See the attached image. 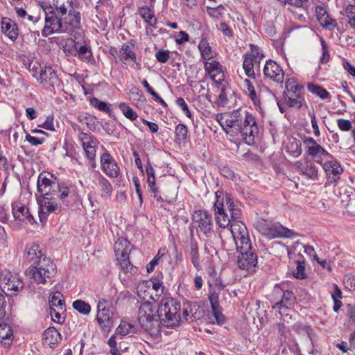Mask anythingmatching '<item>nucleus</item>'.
Returning <instances> with one entry per match:
<instances>
[{
  "label": "nucleus",
  "mask_w": 355,
  "mask_h": 355,
  "mask_svg": "<svg viewBox=\"0 0 355 355\" xmlns=\"http://www.w3.org/2000/svg\"><path fill=\"white\" fill-rule=\"evenodd\" d=\"M216 121L230 136L240 135L248 145L254 144L259 134V127L254 115L246 110L239 109L232 112L218 114Z\"/></svg>",
  "instance_id": "1"
},
{
  "label": "nucleus",
  "mask_w": 355,
  "mask_h": 355,
  "mask_svg": "<svg viewBox=\"0 0 355 355\" xmlns=\"http://www.w3.org/2000/svg\"><path fill=\"white\" fill-rule=\"evenodd\" d=\"M232 236L239 253L237 258L239 268L248 273L254 272L258 263L257 256L254 250H252V243L245 225L241 223L234 225Z\"/></svg>",
  "instance_id": "2"
},
{
  "label": "nucleus",
  "mask_w": 355,
  "mask_h": 355,
  "mask_svg": "<svg viewBox=\"0 0 355 355\" xmlns=\"http://www.w3.org/2000/svg\"><path fill=\"white\" fill-rule=\"evenodd\" d=\"M80 12L71 10H69L63 21L59 16H46V36L55 33H64L73 35L75 40H83L84 33L80 28Z\"/></svg>",
  "instance_id": "3"
},
{
  "label": "nucleus",
  "mask_w": 355,
  "mask_h": 355,
  "mask_svg": "<svg viewBox=\"0 0 355 355\" xmlns=\"http://www.w3.org/2000/svg\"><path fill=\"white\" fill-rule=\"evenodd\" d=\"M216 201L214 204V211L217 225L225 228L230 226V231L232 234L233 225L241 223V211L235 208L230 197L224 196L223 191H217L215 193Z\"/></svg>",
  "instance_id": "4"
},
{
  "label": "nucleus",
  "mask_w": 355,
  "mask_h": 355,
  "mask_svg": "<svg viewBox=\"0 0 355 355\" xmlns=\"http://www.w3.org/2000/svg\"><path fill=\"white\" fill-rule=\"evenodd\" d=\"M50 178L46 176V209L49 213L60 212L61 207L56 201L59 198L63 202L64 199L69 196V188L61 186L56 176L51 173H48Z\"/></svg>",
  "instance_id": "5"
},
{
  "label": "nucleus",
  "mask_w": 355,
  "mask_h": 355,
  "mask_svg": "<svg viewBox=\"0 0 355 355\" xmlns=\"http://www.w3.org/2000/svg\"><path fill=\"white\" fill-rule=\"evenodd\" d=\"M138 321L142 329L151 336H156L159 331V322L155 304L146 301L141 303L138 311Z\"/></svg>",
  "instance_id": "6"
},
{
  "label": "nucleus",
  "mask_w": 355,
  "mask_h": 355,
  "mask_svg": "<svg viewBox=\"0 0 355 355\" xmlns=\"http://www.w3.org/2000/svg\"><path fill=\"white\" fill-rule=\"evenodd\" d=\"M25 255L26 259L32 262L31 266L26 270V276L37 284H44V268L40 261L43 254L40 246L37 243H33L27 247Z\"/></svg>",
  "instance_id": "7"
},
{
  "label": "nucleus",
  "mask_w": 355,
  "mask_h": 355,
  "mask_svg": "<svg viewBox=\"0 0 355 355\" xmlns=\"http://www.w3.org/2000/svg\"><path fill=\"white\" fill-rule=\"evenodd\" d=\"M256 228L262 235L270 239L279 237L293 239L298 236L297 233L282 226L279 223H272L264 219L257 222Z\"/></svg>",
  "instance_id": "8"
},
{
  "label": "nucleus",
  "mask_w": 355,
  "mask_h": 355,
  "mask_svg": "<svg viewBox=\"0 0 355 355\" xmlns=\"http://www.w3.org/2000/svg\"><path fill=\"white\" fill-rule=\"evenodd\" d=\"M24 284L17 275L9 271L0 272V291L6 296H15L23 289Z\"/></svg>",
  "instance_id": "9"
},
{
  "label": "nucleus",
  "mask_w": 355,
  "mask_h": 355,
  "mask_svg": "<svg viewBox=\"0 0 355 355\" xmlns=\"http://www.w3.org/2000/svg\"><path fill=\"white\" fill-rule=\"evenodd\" d=\"M181 304L172 299L167 300L161 307V315L165 316L164 322L167 327H179L182 322L180 318Z\"/></svg>",
  "instance_id": "10"
},
{
  "label": "nucleus",
  "mask_w": 355,
  "mask_h": 355,
  "mask_svg": "<svg viewBox=\"0 0 355 355\" xmlns=\"http://www.w3.org/2000/svg\"><path fill=\"white\" fill-rule=\"evenodd\" d=\"M192 222L198 231L206 236H210L214 232L211 214L206 210H196L192 214Z\"/></svg>",
  "instance_id": "11"
},
{
  "label": "nucleus",
  "mask_w": 355,
  "mask_h": 355,
  "mask_svg": "<svg viewBox=\"0 0 355 355\" xmlns=\"http://www.w3.org/2000/svg\"><path fill=\"white\" fill-rule=\"evenodd\" d=\"M320 164L325 173L327 183L334 184L340 180V175L343 173V168L332 155H330L329 157H327Z\"/></svg>",
  "instance_id": "12"
},
{
  "label": "nucleus",
  "mask_w": 355,
  "mask_h": 355,
  "mask_svg": "<svg viewBox=\"0 0 355 355\" xmlns=\"http://www.w3.org/2000/svg\"><path fill=\"white\" fill-rule=\"evenodd\" d=\"M78 137L89 160V167L94 170L96 168V148L98 145L97 140L92 135L84 132H80Z\"/></svg>",
  "instance_id": "13"
},
{
  "label": "nucleus",
  "mask_w": 355,
  "mask_h": 355,
  "mask_svg": "<svg viewBox=\"0 0 355 355\" xmlns=\"http://www.w3.org/2000/svg\"><path fill=\"white\" fill-rule=\"evenodd\" d=\"M107 301L101 299L97 304L96 320L102 331L109 332L114 324V313L106 306Z\"/></svg>",
  "instance_id": "14"
},
{
  "label": "nucleus",
  "mask_w": 355,
  "mask_h": 355,
  "mask_svg": "<svg viewBox=\"0 0 355 355\" xmlns=\"http://www.w3.org/2000/svg\"><path fill=\"white\" fill-rule=\"evenodd\" d=\"M302 141L308 155L314 159L317 163L320 164L327 157H329L331 154L318 144L313 138L305 137Z\"/></svg>",
  "instance_id": "15"
},
{
  "label": "nucleus",
  "mask_w": 355,
  "mask_h": 355,
  "mask_svg": "<svg viewBox=\"0 0 355 355\" xmlns=\"http://www.w3.org/2000/svg\"><path fill=\"white\" fill-rule=\"evenodd\" d=\"M274 297H282L279 302L272 305V309L278 310L280 314H283L291 305L294 304L295 297L294 294L288 290L284 291L282 286L276 284L272 293Z\"/></svg>",
  "instance_id": "16"
},
{
  "label": "nucleus",
  "mask_w": 355,
  "mask_h": 355,
  "mask_svg": "<svg viewBox=\"0 0 355 355\" xmlns=\"http://www.w3.org/2000/svg\"><path fill=\"white\" fill-rule=\"evenodd\" d=\"M100 164L102 171L110 178H116L120 174V167L107 150L101 155Z\"/></svg>",
  "instance_id": "17"
},
{
  "label": "nucleus",
  "mask_w": 355,
  "mask_h": 355,
  "mask_svg": "<svg viewBox=\"0 0 355 355\" xmlns=\"http://www.w3.org/2000/svg\"><path fill=\"white\" fill-rule=\"evenodd\" d=\"M71 7L72 0H48V6L46 5V16L66 15Z\"/></svg>",
  "instance_id": "18"
},
{
  "label": "nucleus",
  "mask_w": 355,
  "mask_h": 355,
  "mask_svg": "<svg viewBox=\"0 0 355 355\" xmlns=\"http://www.w3.org/2000/svg\"><path fill=\"white\" fill-rule=\"evenodd\" d=\"M263 74L266 78L282 83L284 79V72L282 68L275 61L268 60L263 67Z\"/></svg>",
  "instance_id": "19"
},
{
  "label": "nucleus",
  "mask_w": 355,
  "mask_h": 355,
  "mask_svg": "<svg viewBox=\"0 0 355 355\" xmlns=\"http://www.w3.org/2000/svg\"><path fill=\"white\" fill-rule=\"evenodd\" d=\"M12 211L15 220L24 222L26 224L33 225L36 221L28 208L20 202L12 203Z\"/></svg>",
  "instance_id": "20"
},
{
  "label": "nucleus",
  "mask_w": 355,
  "mask_h": 355,
  "mask_svg": "<svg viewBox=\"0 0 355 355\" xmlns=\"http://www.w3.org/2000/svg\"><path fill=\"white\" fill-rule=\"evenodd\" d=\"M205 70L211 78L216 83H221L224 80L225 74L223 66L219 62L210 60L204 62Z\"/></svg>",
  "instance_id": "21"
},
{
  "label": "nucleus",
  "mask_w": 355,
  "mask_h": 355,
  "mask_svg": "<svg viewBox=\"0 0 355 355\" xmlns=\"http://www.w3.org/2000/svg\"><path fill=\"white\" fill-rule=\"evenodd\" d=\"M62 286L60 283H56L49 292V307H61L66 306L65 300L62 293Z\"/></svg>",
  "instance_id": "22"
},
{
  "label": "nucleus",
  "mask_w": 355,
  "mask_h": 355,
  "mask_svg": "<svg viewBox=\"0 0 355 355\" xmlns=\"http://www.w3.org/2000/svg\"><path fill=\"white\" fill-rule=\"evenodd\" d=\"M120 59L124 64H128L129 60L132 61L136 64L137 69H140V63L137 62V55L135 52V45L131 43L123 44L120 50Z\"/></svg>",
  "instance_id": "23"
},
{
  "label": "nucleus",
  "mask_w": 355,
  "mask_h": 355,
  "mask_svg": "<svg viewBox=\"0 0 355 355\" xmlns=\"http://www.w3.org/2000/svg\"><path fill=\"white\" fill-rule=\"evenodd\" d=\"M44 171L40 173L37 182V193L35 194L37 202L39 206L38 215L40 221L42 223L44 218L43 213L44 206V193H43V187L44 186Z\"/></svg>",
  "instance_id": "24"
},
{
  "label": "nucleus",
  "mask_w": 355,
  "mask_h": 355,
  "mask_svg": "<svg viewBox=\"0 0 355 355\" xmlns=\"http://www.w3.org/2000/svg\"><path fill=\"white\" fill-rule=\"evenodd\" d=\"M316 15L320 25L325 28L333 30L336 28V21L332 19L322 7L318 6L316 8Z\"/></svg>",
  "instance_id": "25"
},
{
  "label": "nucleus",
  "mask_w": 355,
  "mask_h": 355,
  "mask_svg": "<svg viewBox=\"0 0 355 355\" xmlns=\"http://www.w3.org/2000/svg\"><path fill=\"white\" fill-rule=\"evenodd\" d=\"M82 40H73L72 38L58 39L57 44L67 55H76L77 44Z\"/></svg>",
  "instance_id": "26"
},
{
  "label": "nucleus",
  "mask_w": 355,
  "mask_h": 355,
  "mask_svg": "<svg viewBox=\"0 0 355 355\" xmlns=\"http://www.w3.org/2000/svg\"><path fill=\"white\" fill-rule=\"evenodd\" d=\"M138 12L149 27L153 28H156L157 19L155 16L154 8L142 6L139 8Z\"/></svg>",
  "instance_id": "27"
},
{
  "label": "nucleus",
  "mask_w": 355,
  "mask_h": 355,
  "mask_svg": "<svg viewBox=\"0 0 355 355\" xmlns=\"http://www.w3.org/2000/svg\"><path fill=\"white\" fill-rule=\"evenodd\" d=\"M75 56H78L80 60L87 63L93 64L95 62L91 46L85 42L79 47L77 46V52H76Z\"/></svg>",
  "instance_id": "28"
},
{
  "label": "nucleus",
  "mask_w": 355,
  "mask_h": 355,
  "mask_svg": "<svg viewBox=\"0 0 355 355\" xmlns=\"http://www.w3.org/2000/svg\"><path fill=\"white\" fill-rule=\"evenodd\" d=\"M130 243L123 237L119 238L114 243V253L116 258L125 257L130 255Z\"/></svg>",
  "instance_id": "29"
},
{
  "label": "nucleus",
  "mask_w": 355,
  "mask_h": 355,
  "mask_svg": "<svg viewBox=\"0 0 355 355\" xmlns=\"http://www.w3.org/2000/svg\"><path fill=\"white\" fill-rule=\"evenodd\" d=\"M210 302L212 309V315L209 317L211 322L223 324L225 322V316L221 313L220 309L219 308L217 297H211Z\"/></svg>",
  "instance_id": "30"
},
{
  "label": "nucleus",
  "mask_w": 355,
  "mask_h": 355,
  "mask_svg": "<svg viewBox=\"0 0 355 355\" xmlns=\"http://www.w3.org/2000/svg\"><path fill=\"white\" fill-rule=\"evenodd\" d=\"M98 187L101 191V196L105 200L111 198L113 192L112 186L109 180L102 175H100L98 177Z\"/></svg>",
  "instance_id": "31"
},
{
  "label": "nucleus",
  "mask_w": 355,
  "mask_h": 355,
  "mask_svg": "<svg viewBox=\"0 0 355 355\" xmlns=\"http://www.w3.org/2000/svg\"><path fill=\"white\" fill-rule=\"evenodd\" d=\"M2 32L11 40L14 41L17 38L18 32L15 24L8 18H3L1 21Z\"/></svg>",
  "instance_id": "32"
},
{
  "label": "nucleus",
  "mask_w": 355,
  "mask_h": 355,
  "mask_svg": "<svg viewBox=\"0 0 355 355\" xmlns=\"http://www.w3.org/2000/svg\"><path fill=\"white\" fill-rule=\"evenodd\" d=\"M12 330L6 323L0 324V343L5 347H9L12 341Z\"/></svg>",
  "instance_id": "33"
},
{
  "label": "nucleus",
  "mask_w": 355,
  "mask_h": 355,
  "mask_svg": "<svg viewBox=\"0 0 355 355\" xmlns=\"http://www.w3.org/2000/svg\"><path fill=\"white\" fill-rule=\"evenodd\" d=\"M198 49L200 52L202 58L205 61L210 60L214 58V53L206 39L203 38L200 40L198 44Z\"/></svg>",
  "instance_id": "34"
},
{
  "label": "nucleus",
  "mask_w": 355,
  "mask_h": 355,
  "mask_svg": "<svg viewBox=\"0 0 355 355\" xmlns=\"http://www.w3.org/2000/svg\"><path fill=\"white\" fill-rule=\"evenodd\" d=\"M302 87L300 86L296 79L291 78L286 81V92L284 96H298L301 94Z\"/></svg>",
  "instance_id": "35"
},
{
  "label": "nucleus",
  "mask_w": 355,
  "mask_h": 355,
  "mask_svg": "<svg viewBox=\"0 0 355 355\" xmlns=\"http://www.w3.org/2000/svg\"><path fill=\"white\" fill-rule=\"evenodd\" d=\"M60 332L54 327H49L46 329V341L47 345L53 348L54 345L61 340Z\"/></svg>",
  "instance_id": "36"
},
{
  "label": "nucleus",
  "mask_w": 355,
  "mask_h": 355,
  "mask_svg": "<svg viewBox=\"0 0 355 355\" xmlns=\"http://www.w3.org/2000/svg\"><path fill=\"white\" fill-rule=\"evenodd\" d=\"M50 315L52 321L58 324H62L65 321L66 306L61 307H49Z\"/></svg>",
  "instance_id": "37"
},
{
  "label": "nucleus",
  "mask_w": 355,
  "mask_h": 355,
  "mask_svg": "<svg viewBox=\"0 0 355 355\" xmlns=\"http://www.w3.org/2000/svg\"><path fill=\"white\" fill-rule=\"evenodd\" d=\"M189 255L193 266L198 270L201 269L198 246L196 241L191 240L190 243Z\"/></svg>",
  "instance_id": "38"
},
{
  "label": "nucleus",
  "mask_w": 355,
  "mask_h": 355,
  "mask_svg": "<svg viewBox=\"0 0 355 355\" xmlns=\"http://www.w3.org/2000/svg\"><path fill=\"white\" fill-rule=\"evenodd\" d=\"M250 52L245 53L244 55L251 58V60H253L255 64H259L261 60L264 57L262 51L257 45L252 44H250Z\"/></svg>",
  "instance_id": "39"
},
{
  "label": "nucleus",
  "mask_w": 355,
  "mask_h": 355,
  "mask_svg": "<svg viewBox=\"0 0 355 355\" xmlns=\"http://www.w3.org/2000/svg\"><path fill=\"white\" fill-rule=\"evenodd\" d=\"M307 89L309 92L320 97L322 100L328 99L330 96L329 92L320 85L309 83Z\"/></svg>",
  "instance_id": "40"
},
{
  "label": "nucleus",
  "mask_w": 355,
  "mask_h": 355,
  "mask_svg": "<svg viewBox=\"0 0 355 355\" xmlns=\"http://www.w3.org/2000/svg\"><path fill=\"white\" fill-rule=\"evenodd\" d=\"M91 105L99 111L105 112L110 114L112 111V105L109 103L101 101L97 98H92L90 99Z\"/></svg>",
  "instance_id": "41"
},
{
  "label": "nucleus",
  "mask_w": 355,
  "mask_h": 355,
  "mask_svg": "<svg viewBox=\"0 0 355 355\" xmlns=\"http://www.w3.org/2000/svg\"><path fill=\"white\" fill-rule=\"evenodd\" d=\"M303 169V175L311 180H316L318 178V169L313 163H308Z\"/></svg>",
  "instance_id": "42"
},
{
  "label": "nucleus",
  "mask_w": 355,
  "mask_h": 355,
  "mask_svg": "<svg viewBox=\"0 0 355 355\" xmlns=\"http://www.w3.org/2000/svg\"><path fill=\"white\" fill-rule=\"evenodd\" d=\"M119 107L124 116L130 121H135L137 119V112L126 103H120Z\"/></svg>",
  "instance_id": "43"
},
{
  "label": "nucleus",
  "mask_w": 355,
  "mask_h": 355,
  "mask_svg": "<svg viewBox=\"0 0 355 355\" xmlns=\"http://www.w3.org/2000/svg\"><path fill=\"white\" fill-rule=\"evenodd\" d=\"M72 307L81 314L88 315L91 312L90 305L81 300H76L72 303Z\"/></svg>",
  "instance_id": "44"
},
{
  "label": "nucleus",
  "mask_w": 355,
  "mask_h": 355,
  "mask_svg": "<svg viewBox=\"0 0 355 355\" xmlns=\"http://www.w3.org/2000/svg\"><path fill=\"white\" fill-rule=\"evenodd\" d=\"M207 12L209 17L214 19H221L225 14L226 9L222 5L216 7L207 6Z\"/></svg>",
  "instance_id": "45"
},
{
  "label": "nucleus",
  "mask_w": 355,
  "mask_h": 355,
  "mask_svg": "<svg viewBox=\"0 0 355 355\" xmlns=\"http://www.w3.org/2000/svg\"><path fill=\"white\" fill-rule=\"evenodd\" d=\"M255 62L251 60V58L244 55V60L243 63V68L244 69L245 75L250 78H255V73L254 71V66Z\"/></svg>",
  "instance_id": "46"
},
{
  "label": "nucleus",
  "mask_w": 355,
  "mask_h": 355,
  "mask_svg": "<svg viewBox=\"0 0 355 355\" xmlns=\"http://www.w3.org/2000/svg\"><path fill=\"white\" fill-rule=\"evenodd\" d=\"M134 325L122 320L118 327L116 329L115 334L120 335L123 337L132 332H133Z\"/></svg>",
  "instance_id": "47"
},
{
  "label": "nucleus",
  "mask_w": 355,
  "mask_h": 355,
  "mask_svg": "<svg viewBox=\"0 0 355 355\" xmlns=\"http://www.w3.org/2000/svg\"><path fill=\"white\" fill-rule=\"evenodd\" d=\"M129 257L130 255H127L125 257L116 258L119 265L121 266V270L125 273H133L136 271V268L130 261Z\"/></svg>",
  "instance_id": "48"
},
{
  "label": "nucleus",
  "mask_w": 355,
  "mask_h": 355,
  "mask_svg": "<svg viewBox=\"0 0 355 355\" xmlns=\"http://www.w3.org/2000/svg\"><path fill=\"white\" fill-rule=\"evenodd\" d=\"M183 318L189 322H193L198 319L196 313H193V308L189 303L184 304L182 307Z\"/></svg>",
  "instance_id": "49"
},
{
  "label": "nucleus",
  "mask_w": 355,
  "mask_h": 355,
  "mask_svg": "<svg viewBox=\"0 0 355 355\" xmlns=\"http://www.w3.org/2000/svg\"><path fill=\"white\" fill-rule=\"evenodd\" d=\"M96 9L99 13L111 12L112 9V0H99L97 2Z\"/></svg>",
  "instance_id": "50"
},
{
  "label": "nucleus",
  "mask_w": 355,
  "mask_h": 355,
  "mask_svg": "<svg viewBox=\"0 0 355 355\" xmlns=\"http://www.w3.org/2000/svg\"><path fill=\"white\" fill-rule=\"evenodd\" d=\"M284 98L286 105L290 107L300 109L302 106L301 94H298V96H284Z\"/></svg>",
  "instance_id": "51"
},
{
  "label": "nucleus",
  "mask_w": 355,
  "mask_h": 355,
  "mask_svg": "<svg viewBox=\"0 0 355 355\" xmlns=\"http://www.w3.org/2000/svg\"><path fill=\"white\" fill-rule=\"evenodd\" d=\"M166 252V248L160 249L155 257L147 264L146 270L148 272H151L154 270L155 266L159 263L161 259Z\"/></svg>",
  "instance_id": "52"
},
{
  "label": "nucleus",
  "mask_w": 355,
  "mask_h": 355,
  "mask_svg": "<svg viewBox=\"0 0 355 355\" xmlns=\"http://www.w3.org/2000/svg\"><path fill=\"white\" fill-rule=\"evenodd\" d=\"M296 263V269L293 270V275L297 279H303L306 277L305 262L304 261H297Z\"/></svg>",
  "instance_id": "53"
},
{
  "label": "nucleus",
  "mask_w": 355,
  "mask_h": 355,
  "mask_svg": "<svg viewBox=\"0 0 355 355\" xmlns=\"http://www.w3.org/2000/svg\"><path fill=\"white\" fill-rule=\"evenodd\" d=\"M288 153L294 157H297L302 154L301 145L299 141L293 139L291 147L286 146Z\"/></svg>",
  "instance_id": "54"
},
{
  "label": "nucleus",
  "mask_w": 355,
  "mask_h": 355,
  "mask_svg": "<svg viewBox=\"0 0 355 355\" xmlns=\"http://www.w3.org/2000/svg\"><path fill=\"white\" fill-rule=\"evenodd\" d=\"M346 15L351 28L355 29V5L349 4L345 8Z\"/></svg>",
  "instance_id": "55"
},
{
  "label": "nucleus",
  "mask_w": 355,
  "mask_h": 355,
  "mask_svg": "<svg viewBox=\"0 0 355 355\" xmlns=\"http://www.w3.org/2000/svg\"><path fill=\"white\" fill-rule=\"evenodd\" d=\"M188 129L184 124H178L175 129L176 139L179 141L186 139L187 137Z\"/></svg>",
  "instance_id": "56"
},
{
  "label": "nucleus",
  "mask_w": 355,
  "mask_h": 355,
  "mask_svg": "<svg viewBox=\"0 0 355 355\" xmlns=\"http://www.w3.org/2000/svg\"><path fill=\"white\" fill-rule=\"evenodd\" d=\"M337 126L341 131L347 132L352 130V123L351 121L345 119H338L336 120Z\"/></svg>",
  "instance_id": "57"
},
{
  "label": "nucleus",
  "mask_w": 355,
  "mask_h": 355,
  "mask_svg": "<svg viewBox=\"0 0 355 355\" xmlns=\"http://www.w3.org/2000/svg\"><path fill=\"white\" fill-rule=\"evenodd\" d=\"M176 105L182 110L184 114L189 119H191L192 114L189 109L188 105L182 97H179L175 101Z\"/></svg>",
  "instance_id": "58"
},
{
  "label": "nucleus",
  "mask_w": 355,
  "mask_h": 355,
  "mask_svg": "<svg viewBox=\"0 0 355 355\" xmlns=\"http://www.w3.org/2000/svg\"><path fill=\"white\" fill-rule=\"evenodd\" d=\"M57 274V266L53 261L46 263V277H53Z\"/></svg>",
  "instance_id": "59"
},
{
  "label": "nucleus",
  "mask_w": 355,
  "mask_h": 355,
  "mask_svg": "<svg viewBox=\"0 0 355 355\" xmlns=\"http://www.w3.org/2000/svg\"><path fill=\"white\" fill-rule=\"evenodd\" d=\"M155 58L159 62L166 63L170 58V51L168 50H159L155 53Z\"/></svg>",
  "instance_id": "60"
},
{
  "label": "nucleus",
  "mask_w": 355,
  "mask_h": 355,
  "mask_svg": "<svg viewBox=\"0 0 355 355\" xmlns=\"http://www.w3.org/2000/svg\"><path fill=\"white\" fill-rule=\"evenodd\" d=\"M309 115L311 118V126L313 129V133H314V135L315 137H320V129H319V126H318V121H317V119H316V116L314 113V112H309Z\"/></svg>",
  "instance_id": "61"
},
{
  "label": "nucleus",
  "mask_w": 355,
  "mask_h": 355,
  "mask_svg": "<svg viewBox=\"0 0 355 355\" xmlns=\"http://www.w3.org/2000/svg\"><path fill=\"white\" fill-rule=\"evenodd\" d=\"M216 27L225 36L232 37L233 31L225 22H220L218 25H216Z\"/></svg>",
  "instance_id": "62"
},
{
  "label": "nucleus",
  "mask_w": 355,
  "mask_h": 355,
  "mask_svg": "<svg viewBox=\"0 0 355 355\" xmlns=\"http://www.w3.org/2000/svg\"><path fill=\"white\" fill-rule=\"evenodd\" d=\"M78 119L83 124H85L89 129H92L94 125L95 119L91 115H80Z\"/></svg>",
  "instance_id": "63"
},
{
  "label": "nucleus",
  "mask_w": 355,
  "mask_h": 355,
  "mask_svg": "<svg viewBox=\"0 0 355 355\" xmlns=\"http://www.w3.org/2000/svg\"><path fill=\"white\" fill-rule=\"evenodd\" d=\"M321 46H322V53L320 57V61L322 63H326L329 60L330 54L328 51L327 44L323 39L321 40Z\"/></svg>",
  "instance_id": "64"
}]
</instances>
